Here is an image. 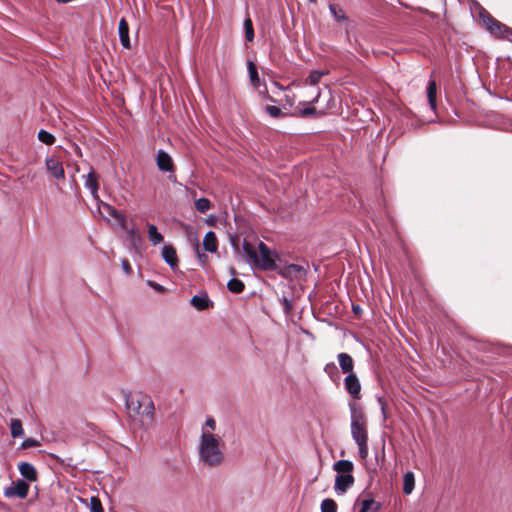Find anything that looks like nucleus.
<instances>
[{
	"mask_svg": "<svg viewBox=\"0 0 512 512\" xmlns=\"http://www.w3.org/2000/svg\"><path fill=\"white\" fill-rule=\"evenodd\" d=\"M242 249L245 260L252 263L257 269L262 271H276L278 269L276 260L279 257L277 253L271 251L264 242H260L258 250H256L250 242L244 240Z\"/></svg>",
	"mask_w": 512,
	"mask_h": 512,
	"instance_id": "obj_1",
	"label": "nucleus"
},
{
	"mask_svg": "<svg viewBox=\"0 0 512 512\" xmlns=\"http://www.w3.org/2000/svg\"><path fill=\"white\" fill-rule=\"evenodd\" d=\"M128 415L140 422L141 426L148 428L154 421V403L146 394L130 395L126 399Z\"/></svg>",
	"mask_w": 512,
	"mask_h": 512,
	"instance_id": "obj_2",
	"label": "nucleus"
},
{
	"mask_svg": "<svg viewBox=\"0 0 512 512\" xmlns=\"http://www.w3.org/2000/svg\"><path fill=\"white\" fill-rule=\"evenodd\" d=\"M221 439L211 432L202 431L199 445V456L201 461L209 467H218L224 461V453L220 445Z\"/></svg>",
	"mask_w": 512,
	"mask_h": 512,
	"instance_id": "obj_3",
	"label": "nucleus"
},
{
	"mask_svg": "<svg viewBox=\"0 0 512 512\" xmlns=\"http://www.w3.org/2000/svg\"><path fill=\"white\" fill-rule=\"evenodd\" d=\"M351 434L356 443L368 441L367 421L362 411L352 409Z\"/></svg>",
	"mask_w": 512,
	"mask_h": 512,
	"instance_id": "obj_4",
	"label": "nucleus"
},
{
	"mask_svg": "<svg viewBox=\"0 0 512 512\" xmlns=\"http://www.w3.org/2000/svg\"><path fill=\"white\" fill-rule=\"evenodd\" d=\"M28 492H29V484L27 482H25L24 480L19 479L16 482H14L12 486H10L4 490V495L7 498L17 496L21 499H24L27 497Z\"/></svg>",
	"mask_w": 512,
	"mask_h": 512,
	"instance_id": "obj_5",
	"label": "nucleus"
},
{
	"mask_svg": "<svg viewBox=\"0 0 512 512\" xmlns=\"http://www.w3.org/2000/svg\"><path fill=\"white\" fill-rule=\"evenodd\" d=\"M346 391L356 400L361 398V384L355 373L347 374L344 379Z\"/></svg>",
	"mask_w": 512,
	"mask_h": 512,
	"instance_id": "obj_6",
	"label": "nucleus"
},
{
	"mask_svg": "<svg viewBox=\"0 0 512 512\" xmlns=\"http://www.w3.org/2000/svg\"><path fill=\"white\" fill-rule=\"evenodd\" d=\"M156 164L160 171L162 172H174L175 171V165L171 158V156L163 151L159 150L156 155Z\"/></svg>",
	"mask_w": 512,
	"mask_h": 512,
	"instance_id": "obj_7",
	"label": "nucleus"
},
{
	"mask_svg": "<svg viewBox=\"0 0 512 512\" xmlns=\"http://www.w3.org/2000/svg\"><path fill=\"white\" fill-rule=\"evenodd\" d=\"M45 165L47 170L51 173V175L56 179H64L65 171L62 165V162L57 157L47 158L45 161Z\"/></svg>",
	"mask_w": 512,
	"mask_h": 512,
	"instance_id": "obj_8",
	"label": "nucleus"
},
{
	"mask_svg": "<svg viewBox=\"0 0 512 512\" xmlns=\"http://www.w3.org/2000/svg\"><path fill=\"white\" fill-rule=\"evenodd\" d=\"M355 479L352 474H340L335 477V490L340 493H345L350 487L354 485Z\"/></svg>",
	"mask_w": 512,
	"mask_h": 512,
	"instance_id": "obj_9",
	"label": "nucleus"
},
{
	"mask_svg": "<svg viewBox=\"0 0 512 512\" xmlns=\"http://www.w3.org/2000/svg\"><path fill=\"white\" fill-rule=\"evenodd\" d=\"M284 278L293 279L297 278L304 272V268L297 264H290L276 270Z\"/></svg>",
	"mask_w": 512,
	"mask_h": 512,
	"instance_id": "obj_10",
	"label": "nucleus"
},
{
	"mask_svg": "<svg viewBox=\"0 0 512 512\" xmlns=\"http://www.w3.org/2000/svg\"><path fill=\"white\" fill-rule=\"evenodd\" d=\"M118 32H119V38H120L121 45L124 48L130 49L131 44H130V37H129V25L125 18L120 19Z\"/></svg>",
	"mask_w": 512,
	"mask_h": 512,
	"instance_id": "obj_11",
	"label": "nucleus"
},
{
	"mask_svg": "<svg viewBox=\"0 0 512 512\" xmlns=\"http://www.w3.org/2000/svg\"><path fill=\"white\" fill-rule=\"evenodd\" d=\"M339 366L341 368L342 373L350 374L354 373V360L348 353H339L338 356Z\"/></svg>",
	"mask_w": 512,
	"mask_h": 512,
	"instance_id": "obj_12",
	"label": "nucleus"
},
{
	"mask_svg": "<svg viewBox=\"0 0 512 512\" xmlns=\"http://www.w3.org/2000/svg\"><path fill=\"white\" fill-rule=\"evenodd\" d=\"M20 474L28 481L35 482L38 479V473L36 468L28 463L22 462L18 465Z\"/></svg>",
	"mask_w": 512,
	"mask_h": 512,
	"instance_id": "obj_13",
	"label": "nucleus"
},
{
	"mask_svg": "<svg viewBox=\"0 0 512 512\" xmlns=\"http://www.w3.org/2000/svg\"><path fill=\"white\" fill-rule=\"evenodd\" d=\"M162 257L172 269H175L178 266L177 253L172 245H165L163 247Z\"/></svg>",
	"mask_w": 512,
	"mask_h": 512,
	"instance_id": "obj_14",
	"label": "nucleus"
},
{
	"mask_svg": "<svg viewBox=\"0 0 512 512\" xmlns=\"http://www.w3.org/2000/svg\"><path fill=\"white\" fill-rule=\"evenodd\" d=\"M191 304L199 311L206 310L213 306V303L209 300L207 294H204L202 296H193L191 298Z\"/></svg>",
	"mask_w": 512,
	"mask_h": 512,
	"instance_id": "obj_15",
	"label": "nucleus"
},
{
	"mask_svg": "<svg viewBox=\"0 0 512 512\" xmlns=\"http://www.w3.org/2000/svg\"><path fill=\"white\" fill-rule=\"evenodd\" d=\"M203 245L206 251L214 253L218 248V241L216 234L213 231H209L205 234Z\"/></svg>",
	"mask_w": 512,
	"mask_h": 512,
	"instance_id": "obj_16",
	"label": "nucleus"
},
{
	"mask_svg": "<svg viewBox=\"0 0 512 512\" xmlns=\"http://www.w3.org/2000/svg\"><path fill=\"white\" fill-rule=\"evenodd\" d=\"M487 26L492 34L504 37L505 28L507 27L506 25L502 24L495 18L489 16Z\"/></svg>",
	"mask_w": 512,
	"mask_h": 512,
	"instance_id": "obj_17",
	"label": "nucleus"
},
{
	"mask_svg": "<svg viewBox=\"0 0 512 512\" xmlns=\"http://www.w3.org/2000/svg\"><path fill=\"white\" fill-rule=\"evenodd\" d=\"M353 469L354 464L349 460H339L333 465V470L337 472V475L352 474Z\"/></svg>",
	"mask_w": 512,
	"mask_h": 512,
	"instance_id": "obj_18",
	"label": "nucleus"
},
{
	"mask_svg": "<svg viewBox=\"0 0 512 512\" xmlns=\"http://www.w3.org/2000/svg\"><path fill=\"white\" fill-rule=\"evenodd\" d=\"M85 187L91 191V193L94 197L97 196L99 184H98V177H97L96 173L94 172V170H91V172L88 173V175L86 176Z\"/></svg>",
	"mask_w": 512,
	"mask_h": 512,
	"instance_id": "obj_19",
	"label": "nucleus"
},
{
	"mask_svg": "<svg viewBox=\"0 0 512 512\" xmlns=\"http://www.w3.org/2000/svg\"><path fill=\"white\" fill-rule=\"evenodd\" d=\"M148 238L153 245H158L163 242L164 237L158 232L157 227L154 224L147 223Z\"/></svg>",
	"mask_w": 512,
	"mask_h": 512,
	"instance_id": "obj_20",
	"label": "nucleus"
},
{
	"mask_svg": "<svg viewBox=\"0 0 512 512\" xmlns=\"http://www.w3.org/2000/svg\"><path fill=\"white\" fill-rule=\"evenodd\" d=\"M437 86L434 80H430L427 87V98L432 110L436 109Z\"/></svg>",
	"mask_w": 512,
	"mask_h": 512,
	"instance_id": "obj_21",
	"label": "nucleus"
},
{
	"mask_svg": "<svg viewBox=\"0 0 512 512\" xmlns=\"http://www.w3.org/2000/svg\"><path fill=\"white\" fill-rule=\"evenodd\" d=\"M127 234H128V237H129V240L131 242V245L135 248V249H138V247L141 245L142 243V236L140 234V232L134 228H127L126 226L123 227Z\"/></svg>",
	"mask_w": 512,
	"mask_h": 512,
	"instance_id": "obj_22",
	"label": "nucleus"
},
{
	"mask_svg": "<svg viewBox=\"0 0 512 512\" xmlns=\"http://www.w3.org/2000/svg\"><path fill=\"white\" fill-rule=\"evenodd\" d=\"M415 486V478L412 472H407L403 478V492L405 494H411Z\"/></svg>",
	"mask_w": 512,
	"mask_h": 512,
	"instance_id": "obj_23",
	"label": "nucleus"
},
{
	"mask_svg": "<svg viewBox=\"0 0 512 512\" xmlns=\"http://www.w3.org/2000/svg\"><path fill=\"white\" fill-rule=\"evenodd\" d=\"M227 288L234 294H239L245 289V284L238 278L233 277L227 283Z\"/></svg>",
	"mask_w": 512,
	"mask_h": 512,
	"instance_id": "obj_24",
	"label": "nucleus"
},
{
	"mask_svg": "<svg viewBox=\"0 0 512 512\" xmlns=\"http://www.w3.org/2000/svg\"><path fill=\"white\" fill-rule=\"evenodd\" d=\"M247 66H248L250 81H251L253 87H255V88L259 87L260 79H259L256 65L254 64V62L248 61Z\"/></svg>",
	"mask_w": 512,
	"mask_h": 512,
	"instance_id": "obj_25",
	"label": "nucleus"
},
{
	"mask_svg": "<svg viewBox=\"0 0 512 512\" xmlns=\"http://www.w3.org/2000/svg\"><path fill=\"white\" fill-rule=\"evenodd\" d=\"M11 436L13 438L21 437L24 434L22 422L19 419H12L10 423Z\"/></svg>",
	"mask_w": 512,
	"mask_h": 512,
	"instance_id": "obj_26",
	"label": "nucleus"
},
{
	"mask_svg": "<svg viewBox=\"0 0 512 512\" xmlns=\"http://www.w3.org/2000/svg\"><path fill=\"white\" fill-rule=\"evenodd\" d=\"M329 10L331 14L334 16L335 20L338 22L347 20L346 14L344 10L337 4H330Z\"/></svg>",
	"mask_w": 512,
	"mask_h": 512,
	"instance_id": "obj_27",
	"label": "nucleus"
},
{
	"mask_svg": "<svg viewBox=\"0 0 512 512\" xmlns=\"http://www.w3.org/2000/svg\"><path fill=\"white\" fill-rule=\"evenodd\" d=\"M244 30H245V38L248 42H252L254 40V29L252 20L250 17H247L244 20Z\"/></svg>",
	"mask_w": 512,
	"mask_h": 512,
	"instance_id": "obj_28",
	"label": "nucleus"
},
{
	"mask_svg": "<svg viewBox=\"0 0 512 512\" xmlns=\"http://www.w3.org/2000/svg\"><path fill=\"white\" fill-rule=\"evenodd\" d=\"M195 208L200 213H206L211 208V202L207 198H199L195 201Z\"/></svg>",
	"mask_w": 512,
	"mask_h": 512,
	"instance_id": "obj_29",
	"label": "nucleus"
},
{
	"mask_svg": "<svg viewBox=\"0 0 512 512\" xmlns=\"http://www.w3.org/2000/svg\"><path fill=\"white\" fill-rule=\"evenodd\" d=\"M337 503L331 499H324L321 503V512H337Z\"/></svg>",
	"mask_w": 512,
	"mask_h": 512,
	"instance_id": "obj_30",
	"label": "nucleus"
},
{
	"mask_svg": "<svg viewBox=\"0 0 512 512\" xmlns=\"http://www.w3.org/2000/svg\"><path fill=\"white\" fill-rule=\"evenodd\" d=\"M38 139L46 145H52L56 140L54 135L43 129L38 132Z\"/></svg>",
	"mask_w": 512,
	"mask_h": 512,
	"instance_id": "obj_31",
	"label": "nucleus"
},
{
	"mask_svg": "<svg viewBox=\"0 0 512 512\" xmlns=\"http://www.w3.org/2000/svg\"><path fill=\"white\" fill-rule=\"evenodd\" d=\"M108 213L119 222L122 227L126 225V218L119 211H117L114 207L107 205L106 206Z\"/></svg>",
	"mask_w": 512,
	"mask_h": 512,
	"instance_id": "obj_32",
	"label": "nucleus"
},
{
	"mask_svg": "<svg viewBox=\"0 0 512 512\" xmlns=\"http://www.w3.org/2000/svg\"><path fill=\"white\" fill-rule=\"evenodd\" d=\"M265 112L272 118H280L286 116V113H283L279 107L273 105L266 106Z\"/></svg>",
	"mask_w": 512,
	"mask_h": 512,
	"instance_id": "obj_33",
	"label": "nucleus"
},
{
	"mask_svg": "<svg viewBox=\"0 0 512 512\" xmlns=\"http://www.w3.org/2000/svg\"><path fill=\"white\" fill-rule=\"evenodd\" d=\"M318 114L319 113L316 110V108L311 106V107H307V108H304V109H300L298 112H295L293 115L299 116V117H303V118H307V117L316 116Z\"/></svg>",
	"mask_w": 512,
	"mask_h": 512,
	"instance_id": "obj_34",
	"label": "nucleus"
},
{
	"mask_svg": "<svg viewBox=\"0 0 512 512\" xmlns=\"http://www.w3.org/2000/svg\"><path fill=\"white\" fill-rule=\"evenodd\" d=\"M372 506H374V511L380 509V503H376L373 499H365L362 501V507L359 512H367Z\"/></svg>",
	"mask_w": 512,
	"mask_h": 512,
	"instance_id": "obj_35",
	"label": "nucleus"
},
{
	"mask_svg": "<svg viewBox=\"0 0 512 512\" xmlns=\"http://www.w3.org/2000/svg\"><path fill=\"white\" fill-rule=\"evenodd\" d=\"M325 74V72L313 70L310 72L308 76V81L311 85H316L321 80L322 76Z\"/></svg>",
	"mask_w": 512,
	"mask_h": 512,
	"instance_id": "obj_36",
	"label": "nucleus"
},
{
	"mask_svg": "<svg viewBox=\"0 0 512 512\" xmlns=\"http://www.w3.org/2000/svg\"><path fill=\"white\" fill-rule=\"evenodd\" d=\"M324 371L332 380H335V378L338 377V369L333 362L327 363L324 367Z\"/></svg>",
	"mask_w": 512,
	"mask_h": 512,
	"instance_id": "obj_37",
	"label": "nucleus"
},
{
	"mask_svg": "<svg viewBox=\"0 0 512 512\" xmlns=\"http://www.w3.org/2000/svg\"><path fill=\"white\" fill-rule=\"evenodd\" d=\"M90 510L91 512H104L102 503L99 498L91 497L90 499Z\"/></svg>",
	"mask_w": 512,
	"mask_h": 512,
	"instance_id": "obj_38",
	"label": "nucleus"
},
{
	"mask_svg": "<svg viewBox=\"0 0 512 512\" xmlns=\"http://www.w3.org/2000/svg\"><path fill=\"white\" fill-rule=\"evenodd\" d=\"M359 456L365 459L368 456V441L358 442Z\"/></svg>",
	"mask_w": 512,
	"mask_h": 512,
	"instance_id": "obj_39",
	"label": "nucleus"
},
{
	"mask_svg": "<svg viewBox=\"0 0 512 512\" xmlns=\"http://www.w3.org/2000/svg\"><path fill=\"white\" fill-rule=\"evenodd\" d=\"M215 429H216V421L213 417L209 416L206 419L203 431L212 433Z\"/></svg>",
	"mask_w": 512,
	"mask_h": 512,
	"instance_id": "obj_40",
	"label": "nucleus"
},
{
	"mask_svg": "<svg viewBox=\"0 0 512 512\" xmlns=\"http://www.w3.org/2000/svg\"><path fill=\"white\" fill-rule=\"evenodd\" d=\"M40 445V443L33 439V438H27L26 440H24L21 444V448L22 449H27V448H31V447H38Z\"/></svg>",
	"mask_w": 512,
	"mask_h": 512,
	"instance_id": "obj_41",
	"label": "nucleus"
},
{
	"mask_svg": "<svg viewBox=\"0 0 512 512\" xmlns=\"http://www.w3.org/2000/svg\"><path fill=\"white\" fill-rule=\"evenodd\" d=\"M122 268L126 274H130L132 272V267L127 259L122 260Z\"/></svg>",
	"mask_w": 512,
	"mask_h": 512,
	"instance_id": "obj_42",
	"label": "nucleus"
},
{
	"mask_svg": "<svg viewBox=\"0 0 512 512\" xmlns=\"http://www.w3.org/2000/svg\"><path fill=\"white\" fill-rule=\"evenodd\" d=\"M352 311L355 314V316H357V317L361 316L362 309H361V307L359 305H354L353 304Z\"/></svg>",
	"mask_w": 512,
	"mask_h": 512,
	"instance_id": "obj_43",
	"label": "nucleus"
},
{
	"mask_svg": "<svg viewBox=\"0 0 512 512\" xmlns=\"http://www.w3.org/2000/svg\"><path fill=\"white\" fill-rule=\"evenodd\" d=\"M198 258H199L200 262L202 263V265H205L208 260L207 255L204 253H200V252H198Z\"/></svg>",
	"mask_w": 512,
	"mask_h": 512,
	"instance_id": "obj_44",
	"label": "nucleus"
},
{
	"mask_svg": "<svg viewBox=\"0 0 512 512\" xmlns=\"http://www.w3.org/2000/svg\"><path fill=\"white\" fill-rule=\"evenodd\" d=\"M233 247L237 253H240V248L238 246V243L236 241H233Z\"/></svg>",
	"mask_w": 512,
	"mask_h": 512,
	"instance_id": "obj_45",
	"label": "nucleus"
},
{
	"mask_svg": "<svg viewBox=\"0 0 512 512\" xmlns=\"http://www.w3.org/2000/svg\"><path fill=\"white\" fill-rule=\"evenodd\" d=\"M507 35H511L512 36V29L509 28L508 26L505 28V32Z\"/></svg>",
	"mask_w": 512,
	"mask_h": 512,
	"instance_id": "obj_46",
	"label": "nucleus"
},
{
	"mask_svg": "<svg viewBox=\"0 0 512 512\" xmlns=\"http://www.w3.org/2000/svg\"><path fill=\"white\" fill-rule=\"evenodd\" d=\"M319 96H320V93L317 94V96L311 100V104H314V103H317L318 102V99H319Z\"/></svg>",
	"mask_w": 512,
	"mask_h": 512,
	"instance_id": "obj_47",
	"label": "nucleus"
},
{
	"mask_svg": "<svg viewBox=\"0 0 512 512\" xmlns=\"http://www.w3.org/2000/svg\"><path fill=\"white\" fill-rule=\"evenodd\" d=\"M230 274L233 275V276L237 275V271H236V269L234 267L230 268Z\"/></svg>",
	"mask_w": 512,
	"mask_h": 512,
	"instance_id": "obj_48",
	"label": "nucleus"
},
{
	"mask_svg": "<svg viewBox=\"0 0 512 512\" xmlns=\"http://www.w3.org/2000/svg\"><path fill=\"white\" fill-rule=\"evenodd\" d=\"M381 409L383 413H385V403L381 401Z\"/></svg>",
	"mask_w": 512,
	"mask_h": 512,
	"instance_id": "obj_49",
	"label": "nucleus"
},
{
	"mask_svg": "<svg viewBox=\"0 0 512 512\" xmlns=\"http://www.w3.org/2000/svg\"><path fill=\"white\" fill-rule=\"evenodd\" d=\"M268 99H269L270 101H272V102H275V99H274L273 97H271V96H268Z\"/></svg>",
	"mask_w": 512,
	"mask_h": 512,
	"instance_id": "obj_50",
	"label": "nucleus"
},
{
	"mask_svg": "<svg viewBox=\"0 0 512 512\" xmlns=\"http://www.w3.org/2000/svg\"><path fill=\"white\" fill-rule=\"evenodd\" d=\"M309 1L312 2V3H316L317 2V0H309Z\"/></svg>",
	"mask_w": 512,
	"mask_h": 512,
	"instance_id": "obj_51",
	"label": "nucleus"
}]
</instances>
